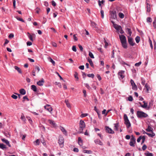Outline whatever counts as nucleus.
Listing matches in <instances>:
<instances>
[{"instance_id": "f257e3e1", "label": "nucleus", "mask_w": 156, "mask_h": 156, "mask_svg": "<svg viewBox=\"0 0 156 156\" xmlns=\"http://www.w3.org/2000/svg\"><path fill=\"white\" fill-rule=\"evenodd\" d=\"M119 38L122 47L124 48H127V44L126 37L123 35H119Z\"/></svg>"}, {"instance_id": "f03ea898", "label": "nucleus", "mask_w": 156, "mask_h": 156, "mask_svg": "<svg viewBox=\"0 0 156 156\" xmlns=\"http://www.w3.org/2000/svg\"><path fill=\"white\" fill-rule=\"evenodd\" d=\"M136 115L138 118H145L148 116V115L146 113L141 111H138L137 112Z\"/></svg>"}, {"instance_id": "7ed1b4c3", "label": "nucleus", "mask_w": 156, "mask_h": 156, "mask_svg": "<svg viewBox=\"0 0 156 156\" xmlns=\"http://www.w3.org/2000/svg\"><path fill=\"white\" fill-rule=\"evenodd\" d=\"M85 124L83 121L80 120L79 123V132L80 133H83V129L85 127Z\"/></svg>"}, {"instance_id": "20e7f679", "label": "nucleus", "mask_w": 156, "mask_h": 156, "mask_svg": "<svg viewBox=\"0 0 156 156\" xmlns=\"http://www.w3.org/2000/svg\"><path fill=\"white\" fill-rule=\"evenodd\" d=\"M124 119L125 122L124 123L126 125V127L127 128H129L131 126V125L126 114H124Z\"/></svg>"}, {"instance_id": "39448f33", "label": "nucleus", "mask_w": 156, "mask_h": 156, "mask_svg": "<svg viewBox=\"0 0 156 156\" xmlns=\"http://www.w3.org/2000/svg\"><path fill=\"white\" fill-rule=\"evenodd\" d=\"M136 142V139L133 136H131V138L130 139V141L129 142V145L132 147H134L135 144Z\"/></svg>"}, {"instance_id": "423d86ee", "label": "nucleus", "mask_w": 156, "mask_h": 156, "mask_svg": "<svg viewBox=\"0 0 156 156\" xmlns=\"http://www.w3.org/2000/svg\"><path fill=\"white\" fill-rule=\"evenodd\" d=\"M64 139L63 137H60L58 140V143L61 147H62L64 146Z\"/></svg>"}, {"instance_id": "0eeeda50", "label": "nucleus", "mask_w": 156, "mask_h": 156, "mask_svg": "<svg viewBox=\"0 0 156 156\" xmlns=\"http://www.w3.org/2000/svg\"><path fill=\"white\" fill-rule=\"evenodd\" d=\"M124 73L125 71L123 70H121L118 73V77L120 80H122L124 78Z\"/></svg>"}, {"instance_id": "6e6552de", "label": "nucleus", "mask_w": 156, "mask_h": 156, "mask_svg": "<svg viewBox=\"0 0 156 156\" xmlns=\"http://www.w3.org/2000/svg\"><path fill=\"white\" fill-rule=\"evenodd\" d=\"M111 18L115 19L116 18V11H112L110 12V13Z\"/></svg>"}, {"instance_id": "1a4fd4ad", "label": "nucleus", "mask_w": 156, "mask_h": 156, "mask_svg": "<svg viewBox=\"0 0 156 156\" xmlns=\"http://www.w3.org/2000/svg\"><path fill=\"white\" fill-rule=\"evenodd\" d=\"M130 83L131 85L132 86V89L134 90H136L137 89V87L133 80H131Z\"/></svg>"}, {"instance_id": "9d476101", "label": "nucleus", "mask_w": 156, "mask_h": 156, "mask_svg": "<svg viewBox=\"0 0 156 156\" xmlns=\"http://www.w3.org/2000/svg\"><path fill=\"white\" fill-rule=\"evenodd\" d=\"M128 42L129 44L132 46H134L135 44V43L133 41V39L131 37H128Z\"/></svg>"}, {"instance_id": "9b49d317", "label": "nucleus", "mask_w": 156, "mask_h": 156, "mask_svg": "<svg viewBox=\"0 0 156 156\" xmlns=\"http://www.w3.org/2000/svg\"><path fill=\"white\" fill-rule=\"evenodd\" d=\"M44 108L48 110V112L51 113V112L52 110V108L51 107V105H47L44 106Z\"/></svg>"}, {"instance_id": "f8f14e48", "label": "nucleus", "mask_w": 156, "mask_h": 156, "mask_svg": "<svg viewBox=\"0 0 156 156\" xmlns=\"http://www.w3.org/2000/svg\"><path fill=\"white\" fill-rule=\"evenodd\" d=\"M149 1L146 0V3L147 4V11L149 12L151 11V5L149 4Z\"/></svg>"}, {"instance_id": "ddd939ff", "label": "nucleus", "mask_w": 156, "mask_h": 156, "mask_svg": "<svg viewBox=\"0 0 156 156\" xmlns=\"http://www.w3.org/2000/svg\"><path fill=\"white\" fill-rule=\"evenodd\" d=\"M106 131L107 132H108L110 133H114V132L112 130L111 128H109L108 127L106 126L105 127Z\"/></svg>"}, {"instance_id": "4468645a", "label": "nucleus", "mask_w": 156, "mask_h": 156, "mask_svg": "<svg viewBox=\"0 0 156 156\" xmlns=\"http://www.w3.org/2000/svg\"><path fill=\"white\" fill-rule=\"evenodd\" d=\"M44 83V81L43 79H41L40 80L37 82V84L39 86H42L43 85Z\"/></svg>"}, {"instance_id": "2eb2a0df", "label": "nucleus", "mask_w": 156, "mask_h": 156, "mask_svg": "<svg viewBox=\"0 0 156 156\" xmlns=\"http://www.w3.org/2000/svg\"><path fill=\"white\" fill-rule=\"evenodd\" d=\"M60 129L62 132L63 134L66 136L67 135V133L66 130L62 126H60Z\"/></svg>"}, {"instance_id": "dca6fc26", "label": "nucleus", "mask_w": 156, "mask_h": 156, "mask_svg": "<svg viewBox=\"0 0 156 156\" xmlns=\"http://www.w3.org/2000/svg\"><path fill=\"white\" fill-rule=\"evenodd\" d=\"M2 140L3 142L5 143L9 147H11V145L9 144V142L8 141V140L5 139H2Z\"/></svg>"}, {"instance_id": "f3484780", "label": "nucleus", "mask_w": 156, "mask_h": 156, "mask_svg": "<svg viewBox=\"0 0 156 156\" xmlns=\"http://www.w3.org/2000/svg\"><path fill=\"white\" fill-rule=\"evenodd\" d=\"M94 142L96 144H98L100 145H103L102 143L98 139H97L94 140Z\"/></svg>"}, {"instance_id": "a211bd4d", "label": "nucleus", "mask_w": 156, "mask_h": 156, "mask_svg": "<svg viewBox=\"0 0 156 156\" xmlns=\"http://www.w3.org/2000/svg\"><path fill=\"white\" fill-rule=\"evenodd\" d=\"M48 121L49 123L53 127H55L56 126V124L54 121L50 119L48 120Z\"/></svg>"}, {"instance_id": "6ab92c4d", "label": "nucleus", "mask_w": 156, "mask_h": 156, "mask_svg": "<svg viewBox=\"0 0 156 156\" xmlns=\"http://www.w3.org/2000/svg\"><path fill=\"white\" fill-rule=\"evenodd\" d=\"M19 92L20 94L22 95H25L26 93V90L24 89H21L19 90Z\"/></svg>"}, {"instance_id": "aec40b11", "label": "nucleus", "mask_w": 156, "mask_h": 156, "mask_svg": "<svg viewBox=\"0 0 156 156\" xmlns=\"http://www.w3.org/2000/svg\"><path fill=\"white\" fill-rule=\"evenodd\" d=\"M146 130L147 132H153V129L150 126H148L147 129H146Z\"/></svg>"}, {"instance_id": "412c9836", "label": "nucleus", "mask_w": 156, "mask_h": 156, "mask_svg": "<svg viewBox=\"0 0 156 156\" xmlns=\"http://www.w3.org/2000/svg\"><path fill=\"white\" fill-rule=\"evenodd\" d=\"M114 27L117 31L119 30V29H120L121 27L120 26L118 25L117 24H114Z\"/></svg>"}, {"instance_id": "4be33fe9", "label": "nucleus", "mask_w": 156, "mask_h": 156, "mask_svg": "<svg viewBox=\"0 0 156 156\" xmlns=\"http://www.w3.org/2000/svg\"><path fill=\"white\" fill-rule=\"evenodd\" d=\"M145 87L146 89V92L148 93V91L150 89L149 86L147 83H146L145 85Z\"/></svg>"}, {"instance_id": "5701e85b", "label": "nucleus", "mask_w": 156, "mask_h": 156, "mask_svg": "<svg viewBox=\"0 0 156 156\" xmlns=\"http://www.w3.org/2000/svg\"><path fill=\"white\" fill-rule=\"evenodd\" d=\"M14 68L16 70H17V71L19 72L20 73H22V71L21 69L18 67V66H15L14 67Z\"/></svg>"}, {"instance_id": "b1692460", "label": "nucleus", "mask_w": 156, "mask_h": 156, "mask_svg": "<svg viewBox=\"0 0 156 156\" xmlns=\"http://www.w3.org/2000/svg\"><path fill=\"white\" fill-rule=\"evenodd\" d=\"M48 60L54 66L55 64V62L50 57L48 58Z\"/></svg>"}, {"instance_id": "393cba45", "label": "nucleus", "mask_w": 156, "mask_h": 156, "mask_svg": "<svg viewBox=\"0 0 156 156\" xmlns=\"http://www.w3.org/2000/svg\"><path fill=\"white\" fill-rule=\"evenodd\" d=\"M78 143L79 145L80 146H82L83 145V143H82L83 141H82V140L81 138L80 137H79L78 138Z\"/></svg>"}, {"instance_id": "a878e982", "label": "nucleus", "mask_w": 156, "mask_h": 156, "mask_svg": "<svg viewBox=\"0 0 156 156\" xmlns=\"http://www.w3.org/2000/svg\"><path fill=\"white\" fill-rule=\"evenodd\" d=\"M31 89L34 92H36L37 91L36 87L34 85L31 86Z\"/></svg>"}, {"instance_id": "bb28decb", "label": "nucleus", "mask_w": 156, "mask_h": 156, "mask_svg": "<svg viewBox=\"0 0 156 156\" xmlns=\"http://www.w3.org/2000/svg\"><path fill=\"white\" fill-rule=\"evenodd\" d=\"M151 133H147V134L149 136L153 137L155 136V134L153 132Z\"/></svg>"}, {"instance_id": "cd10ccee", "label": "nucleus", "mask_w": 156, "mask_h": 156, "mask_svg": "<svg viewBox=\"0 0 156 156\" xmlns=\"http://www.w3.org/2000/svg\"><path fill=\"white\" fill-rule=\"evenodd\" d=\"M83 152L84 153H87V154H91L92 153V151L90 150H83Z\"/></svg>"}, {"instance_id": "c85d7f7f", "label": "nucleus", "mask_w": 156, "mask_h": 156, "mask_svg": "<svg viewBox=\"0 0 156 156\" xmlns=\"http://www.w3.org/2000/svg\"><path fill=\"white\" fill-rule=\"evenodd\" d=\"M21 119L24 122H25L26 120V119L25 118V117L23 114H22L21 115Z\"/></svg>"}, {"instance_id": "c756f323", "label": "nucleus", "mask_w": 156, "mask_h": 156, "mask_svg": "<svg viewBox=\"0 0 156 156\" xmlns=\"http://www.w3.org/2000/svg\"><path fill=\"white\" fill-rule=\"evenodd\" d=\"M65 103L66 104L68 108H70L71 106L69 103V101L68 100H65Z\"/></svg>"}, {"instance_id": "7c9ffc66", "label": "nucleus", "mask_w": 156, "mask_h": 156, "mask_svg": "<svg viewBox=\"0 0 156 156\" xmlns=\"http://www.w3.org/2000/svg\"><path fill=\"white\" fill-rule=\"evenodd\" d=\"M88 62H89L90 66H91L93 67L94 66V65L91 59L89 58V59H88Z\"/></svg>"}, {"instance_id": "2f4dec72", "label": "nucleus", "mask_w": 156, "mask_h": 156, "mask_svg": "<svg viewBox=\"0 0 156 156\" xmlns=\"http://www.w3.org/2000/svg\"><path fill=\"white\" fill-rule=\"evenodd\" d=\"M145 154L146 156H153V155L152 153H150L148 151L147 153H145Z\"/></svg>"}, {"instance_id": "473e14b6", "label": "nucleus", "mask_w": 156, "mask_h": 156, "mask_svg": "<svg viewBox=\"0 0 156 156\" xmlns=\"http://www.w3.org/2000/svg\"><path fill=\"white\" fill-rule=\"evenodd\" d=\"M34 36V34H33L32 35L31 34H30L28 35V37L32 41H33V38L32 36Z\"/></svg>"}, {"instance_id": "72a5a7b5", "label": "nucleus", "mask_w": 156, "mask_h": 156, "mask_svg": "<svg viewBox=\"0 0 156 156\" xmlns=\"http://www.w3.org/2000/svg\"><path fill=\"white\" fill-rule=\"evenodd\" d=\"M119 127V124L118 123L115 124L114 129L115 130H118V128Z\"/></svg>"}, {"instance_id": "f704fd0d", "label": "nucleus", "mask_w": 156, "mask_h": 156, "mask_svg": "<svg viewBox=\"0 0 156 156\" xmlns=\"http://www.w3.org/2000/svg\"><path fill=\"white\" fill-rule=\"evenodd\" d=\"M0 147L2 149L6 148V146L3 144H0Z\"/></svg>"}, {"instance_id": "c9c22d12", "label": "nucleus", "mask_w": 156, "mask_h": 156, "mask_svg": "<svg viewBox=\"0 0 156 156\" xmlns=\"http://www.w3.org/2000/svg\"><path fill=\"white\" fill-rule=\"evenodd\" d=\"M119 16L121 18H123L124 17V15L123 13L121 12L119 13Z\"/></svg>"}, {"instance_id": "e433bc0d", "label": "nucleus", "mask_w": 156, "mask_h": 156, "mask_svg": "<svg viewBox=\"0 0 156 156\" xmlns=\"http://www.w3.org/2000/svg\"><path fill=\"white\" fill-rule=\"evenodd\" d=\"M27 119L29 121L31 125H32V121L31 119V118H30V117L29 116H27Z\"/></svg>"}, {"instance_id": "4c0bfd02", "label": "nucleus", "mask_w": 156, "mask_h": 156, "mask_svg": "<svg viewBox=\"0 0 156 156\" xmlns=\"http://www.w3.org/2000/svg\"><path fill=\"white\" fill-rule=\"evenodd\" d=\"M96 24L94 22L91 21V25L93 27H96Z\"/></svg>"}, {"instance_id": "58836bf2", "label": "nucleus", "mask_w": 156, "mask_h": 156, "mask_svg": "<svg viewBox=\"0 0 156 156\" xmlns=\"http://www.w3.org/2000/svg\"><path fill=\"white\" fill-rule=\"evenodd\" d=\"M135 40L137 43H138L140 41V37H139L137 36L135 38Z\"/></svg>"}, {"instance_id": "ea45409f", "label": "nucleus", "mask_w": 156, "mask_h": 156, "mask_svg": "<svg viewBox=\"0 0 156 156\" xmlns=\"http://www.w3.org/2000/svg\"><path fill=\"white\" fill-rule=\"evenodd\" d=\"M147 106V103L144 104V105H141V107H142V108H146Z\"/></svg>"}, {"instance_id": "a19ab883", "label": "nucleus", "mask_w": 156, "mask_h": 156, "mask_svg": "<svg viewBox=\"0 0 156 156\" xmlns=\"http://www.w3.org/2000/svg\"><path fill=\"white\" fill-rule=\"evenodd\" d=\"M87 76L89 77H91L93 78L94 77V74H87Z\"/></svg>"}, {"instance_id": "79ce46f5", "label": "nucleus", "mask_w": 156, "mask_h": 156, "mask_svg": "<svg viewBox=\"0 0 156 156\" xmlns=\"http://www.w3.org/2000/svg\"><path fill=\"white\" fill-rule=\"evenodd\" d=\"M89 56L91 58H94V57L92 53L90 51L89 52Z\"/></svg>"}, {"instance_id": "37998d69", "label": "nucleus", "mask_w": 156, "mask_h": 156, "mask_svg": "<svg viewBox=\"0 0 156 156\" xmlns=\"http://www.w3.org/2000/svg\"><path fill=\"white\" fill-rule=\"evenodd\" d=\"M94 110L96 111V112L97 113L98 115V116L99 117V116L100 115V114L98 112V110L97 109V108L96 106L94 107Z\"/></svg>"}, {"instance_id": "c03bdc74", "label": "nucleus", "mask_w": 156, "mask_h": 156, "mask_svg": "<svg viewBox=\"0 0 156 156\" xmlns=\"http://www.w3.org/2000/svg\"><path fill=\"white\" fill-rule=\"evenodd\" d=\"M127 30L128 33L129 34V35L130 36H131L132 34V32L130 29L129 28H127Z\"/></svg>"}, {"instance_id": "a18cd8bd", "label": "nucleus", "mask_w": 156, "mask_h": 156, "mask_svg": "<svg viewBox=\"0 0 156 156\" xmlns=\"http://www.w3.org/2000/svg\"><path fill=\"white\" fill-rule=\"evenodd\" d=\"M87 115H88V114L87 113L82 114L81 115L80 117L81 118H83L84 117H86V116H87Z\"/></svg>"}, {"instance_id": "49530a36", "label": "nucleus", "mask_w": 156, "mask_h": 156, "mask_svg": "<svg viewBox=\"0 0 156 156\" xmlns=\"http://www.w3.org/2000/svg\"><path fill=\"white\" fill-rule=\"evenodd\" d=\"M142 141L141 144H142L144 142L145 140V136H143L142 137Z\"/></svg>"}, {"instance_id": "de8ad7c7", "label": "nucleus", "mask_w": 156, "mask_h": 156, "mask_svg": "<svg viewBox=\"0 0 156 156\" xmlns=\"http://www.w3.org/2000/svg\"><path fill=\"white\" fill-rule=\"evenodd\" d=\"M141 64V62H139L138 63H136L135 64V66H139Z\"/></svg>"}, {"instance_id": "09e8293b", "label": "nucleus", "mask_w": 156, "mask_h": 156, "mask_svg": "<svg viewBox=\"0 0 156 156\" xmlns=\"http://www.w3.org/2000/svg\"><path fill=\"white\" fill-rule=\"evenodd\" d=\"M85 87L89 90L91 89L90 87L89 86V84L87 83L84 84Z\"/></svg>"}, {"instance_id": "8fccbe9b", "label": "nucleus", "mask_w": 156, "mask_h": 156, "mask_svg": "<svg viewBox=\"0 0 156 156\" xmlns=\"http://www.w3.org/2000/svg\"><path fill=\"white\" fill-rule=\"evenodd\" d=\"M121 64L123 65H126L127 66L129 67L130 66V65L129 64L126 62H125L123 61H122V62H121Z\"/></svg>"}, {"instance_id": "3c124183", "label": "nucleus", "mask_w": 156, "mask_h": 156, "mask_svg": "<svg viewBox=\"0 0 156 156\" xmlns=\"http://www.w3.org/2000/svg\"><path fill=\"white\" fill-rule=\"evenodd\" d=\"M141 84L144 85L145 84V81L142 78H141Z\"/></svg>"}, {"instance_id": "603ef678", "label": "nucleus", "mask_w": 156, "mask_h": 156, "mask_svg": "<svg viewBox=\"0 0 156 156\" xmlns=\"http://www.w3.org/2000/svg\"><path fill=\"white\" fill-rule=\"evenodd\" d=\"M11 97L13 99H17V98H18V97L15 95H14V94H12V96H11Z\"/></svg>"}, {"instance_id": "864d4df0", "label": "nucleus", "mask_w": 156, "mask_h": 156, "mask_svg": "<svg viewBox=\"0 0 156 156\" xmlns=\"http://www.w3.org/2000/svg\"><path fill=\"white\" fill-rule=\"evenodd\" d=\"M101 17L102 18H104V11L102 10H101Z\"/></svg>"}, {"instance_id": "5fc2aeb1", "label": "nucleus", "mask_w": 156, "mask_h": 156, "mask_svg": "<svg viewBox=\"0 0 156 156\" xmlns=\"http://www.w3.org/2000/svg\"><path fill=\"white\" fill-rule=\"evenodd\" d=\"M72 49L73 51L76 52V46H73L72 47Z\"/></svg>"}, {"instance_id": "6e6d98bb", "label": "nucleus", "mask_w": 156, "mask_h": 156, "mask_svg": "<svg viewBox=\"0 0 156 156\" xmlns=\"http://www.w3.org/2000/svg\"><path fill=\"white\" fill-rule=\"evenodd\" d=\"M118 31L121 34H122L124 33V31L122 30V27H121V29H119V30H118Z\"/></svg>"}, {"instance_id": "4d7b16f0", "label": "nucleus", "mask_w": 156, "mask_h": 156, "mask_svg": "<svg viewBox=\"0 0 156 156\" xmlns=\"http://www.w3.org/2000/svg\"><path fill=\"white\" fill-rule=\"evenodd\" d=\"M41 129L42 131H45V128L43 126H40Z\"/></svg>"}, {"instance_id": "13d9d810", "label": "nucleus", "mask_w": 156, "mask_h": 156, "mask_svg": "<svg viewBox=\"0 0 156 156\" xmlns=\"http://www.w3.org/2000/svg\"><path fill=\"white\" fill-rule=\"evenodd\" d=\"M128 100L129 101H132L133 100V98L132 96H130L128 98Z\"/></svg>"}, {"instance_id": "bf43d9fd", "label": "nucleus", "mask_w": 156, "mask_h": 156, "mask_svg": "<svg viewBox=\"0 0 156 156\" xmlns=\"http://www.w3.org/2000/svg\"><path fill=\"white\" fill-rule=\"evenodd\" d=\"M151 19L150 17H148L147 19V22L151 23Z\"/></svg>"}, {"instance_id": "052dcab7", "label": "nucleus", "mask_w": 156, "mask_h": 156, "mask_svg": "<svg viewBox=\"0 0 156 156\" xmlns=\"http://www.w3.org/2000/svg\"><path fill=\"white\" fill-rule=\"evenodd\" d=\"M73 39H74L75 41H77L78 38L76 36V34H74L73 35Z\"/></svg>"}, {"instance_id": "680f3d73", "label": "nucleus", "mask_w": 156, "mask_h": 156, "mask_svg": "<svg viewBox=\"0 0 156 156\" xmlns=\"http://www.w3.org/2000/svg\"><path fill=\"white\" fill-rule=\"evenodd\" d=\"M51 4L52 5L54 6H55L56 5V3L54 1H51Z\"/></svg>"}, {"instance_id": "e2e57ef3", "label": "nucleus", "mask_w": 156, "mask_h": 156, "mask_svg": "<svg viewBox=\"0 0 156 156\" xmlns=\"http://www.w3.org/2000/svg\"><path fill=\"white\" fill-rule=\"evenodd\" d=\"M35 142L36 143L35 144L36 145H39L40 144V142H39V140L38 139L36 140Z\"/></svg>"}, {"instance_id": "0e129e2a", "label": "nucleus", "mask_w": 156, "mask_h": 156, "mask_svg": "<svg viewBox=\"0 0 156 156\" xmlns=\"http://www.w3.org/2000/svg\"><path fill=\"white\" fill-rule=\"evenodd\" d=\"M147 146L145 145H144L142 147V149L144 151L147 148Z\"/></svg>"}, {"instance_id": "69168bd1", "label": "nucleus", "mask_w": 156, "mask_h": 156, "mask_svg": "<svg viewBox=\"0 0 156 156\" xmlns=\"http://www.w3.org/2000/svg\"><path fill=\"white\" fill-rule=\"evenodd\" d=\"M78 46H79V47L80 50L81 51H82L83 50V48L82 46L81 45L79 44L78 45Z\"/></svg>"}, {"instance_id": "338daca9", "label": "nucleus", "mask_w": 156, "mask_h": 156, "mask_svg": "<svg viewBox=\"0 0 156 156\" xmlns=\"http://www.w3.org/2000/svg\"><path fill=\"white\" fill-rule=\"evenodd\" d=\"M14 36V34H10L9 36V38H13Z\"/></svg>"}, {"instance_id": "774afa93", "label": "nucleus", "mask_w": 156, "mask_h": 156, "mask_svg": "<svg viewBox=\"0 0 156 156\" xmlns=\"http://www.w3.org/2000/svg\"><path fill=\"white\" fill-rule=\"evenodd\" d=\"M17 19L18 20L21 21L23 22H24V21L21 18L18 17Z\"/></svg>"}]
</instances>
